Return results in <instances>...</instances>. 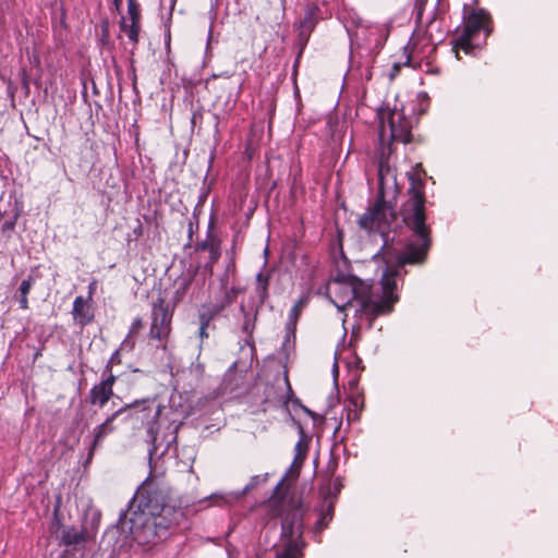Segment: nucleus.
Masks as SVG:
<instances>
[{
  "label": "nucleus",
  "instance_id": "f257e3e1",
  "mask_svg": "<svg viewBox=\"0 0 558 558\" xmlns=\"http://www.w3.org/2000/svg\"><path fill=\"white\" fill-rule=\"evenodd\" d=\"M409 198L401 207L400 214L413 239L402 254H396L390 247H384L381 256L386 264L383 278L378 283H367L352 275L337 274L327 286V294L339 311L355 307V313L365 316L368 328L379 315L389 314L399 301L396 293V278L404 265H422L432 246V230L426 223L425 183L421 178L410 177Z\"/></svg>",
  "mask_w": 558,
  "mask_h": 558
},
{
  "label": "nucleus",
  "instance_id": "f03ea898",
  "mask_svg": "<svg viewBox=\"0 0 558 558\" xmlns=\"http://www.w3.org/2000/svg\"><path fill=\"white\" fill-rule=\"evenodd\" d=\"M265 509L270 518L280 517L281 536L274 546L275 558H302L303 547V518L304 508L299 498L289 496L283 492V484L279 483L275 494L268 499Z\"/></svg>",
  "mask_w": 558,
  "mask_h": 558
},
{
  "label": "nucleus",
  "instance_id": "7ed1b4c3",
  "mask_svg": "<svg viewBox=\"0 0 558 558\" xmlns=\"http://www.w3.org/2000/svg\"><path fill=\"white\" fill-rule=\"evenodd\" d=\"M395 220L396 215L392 208L384 199L379 198L360 218L359 223L361 228L365 229L366 231L378 232L380 235H383L385 238V244L383 247H390L396 254H402L404 251L398 252L387 243V236ZM407 245L408 243L404 245L403 250H405ZM381 253L383 251H380V253L376 255L375 258H380L383 260Z\"/></svg>",
  "mask_w": 558,
  "mask_h": 558
},
{
  "label": "nucleus",
  "instance_id": "20e7f679",
  "mask_svg": "<svg viewBox=\"0 0 558 558\" xmlns=\"http://www.w3.org/2000/svg\"><path fill=\"white\" fill-rule=\"evenodd\" d=\"M437 47L432 43L430 37H410L404 47L405 64L420 68L426 73H439V66L435 63Z\"/></svg>",
  "mask_w": 558,
  "mask_h": 558
},
{
  "label": "nucleus",
  "instance_id": "39448f33",
  "mask_svg": "<svg viewBox=\"0 0 558 558\" xmlns=\"http://www.w3.org/2000/svg\"><path fill=\"white\" fill-rule=\"evenodd\" d=\"M412 122L402 111L391 110L380 118L379 137L383 142L410 143Z\"/></svg>",
  "mask_w": 558,
  "mask_h": 558
},
{
  "label": "nucleus",
  "instance_id": "423d86ee",
  "mask_svg": "<svg viewBox=\"0 0 558 558\" xmlns=\"http://www.w3.org/2000/svg\"><path fill=\"white\" fill-rule=\"evenodd\" d=\"M172 317L173 311L169 308L163 299L159 298L154 302L148 336L151 340H157L159 342L157 348L163 351L168 349L167 343L172 330Z\"/></svg>",
  "mask_w": 558,
  "mask_h": 558
},
{
  "label": "nucleus",
  "instance_id": "0eeeda50",
  "mask_svg": "<svg viewBox=\"0 0 558 558\" xmlns=\"http://www.w3.org/2000/svg\"><path fill=\"white\" fill-rule=\"evenodd\" d=\"M463 35L484 34L490 35L494 31V24L490 14L481 8H473L464 15Z\"/></svg>",
  "mask_w": 558,
  "mask_h": 558
},
{
  "label": "nucleus",
  "instance_id": "6e6552de",
  "mask_svg": "<svg viewBox=\"0 0 558 558\" xmlns=\"http://www.w3.org/2000/svg\"><path fill=\"white\" fill-rule=\"evenodd\" d=\"M117 376L112 373L111 362H109L102 373V379L99 384L94 385L88 395L90 404L104 408L113 396V386Z\"/></svg>",
  "mask_w": 558,
  "mask_h": 558
},
{
  "label": "nucleus",
  "instance_id": "1a4fd4ad",
  "mask_svg": "<svg viewBox=\"0 0 558 558\" xmlns=\"http://www.w3.org/2000/svg\"><path fill=\"white\" fill-rule=\"evenodd\" d=\"M140 407H142V411L150 410L148 400L135 401L133 403L125 404L124 407L120 408L119 410L113 412L109 417H107V420L102 424L98 425L94 429L95 437L92 449L94 450L107 435L114 432L116 427L113 426V422L118 416L122 415L123 413L132 409H137Z\"/></svg>",
  "mask_w": 558,
  "mask_h": 558
},
{
  "label": "nucleus",
  "instance_id": "9d476101",
  "mask_svg": "<svg viewBox=\"0 0 558 558\" xmlns=\"http://www.w3.org/2000/svg\"><path fill=\"white\" fill-rule=\"evenodd\" d=\"M364 409V395L357 387V379L350 381V393L344 401V410L347 412L348 423L360 420V415Z\"/></svg>",
  "mask_w": 558,
  "mask_h": 558
},
{
  "label": "nucleus",
  "instance_id": "9b49d317",
  "mask_svg": "<svg viewBox=\"0 0 558 558\" xmlns=\"http://www.w3.org/2000/svg\"><path fill=\"white\" fill-rule=\"evenodd\" d=\"M72 316L81 328L89 325L95 318L93 303L83 296H76L73 302Z\"/></svg>",
  "mask_w": 558,
  "mask_h": 558
},
{
  "label": "nucleus",
  "instance_id": "f8f14e48",
  "mask_svg": "<svg viewBox=\"0 0 558 558\" xmlns=\"http://www.w3.org/2000/svg\"><path fill=\"white\" fill-rule=\"evenodd\" d=\"M141 8L136 0H128L126 15L122 16L121 28L128 35H138L141 32Z\"/></svg>",
  "mask_w": 558,
  "mask_h": 558
},
{
  "label": "nucleus",
  "instance_id": "ddd939ff",
  "mask_svg": "<svg viewBox=\"0 0 558 558\" xmlns=\"http://www.w3.org/2000/svg\"><path fill=\"white\" fill-rule=\"evenodd\" d=\"M474 37H457L452 43V51L456 53L458 60H461V52L469 56H475L478 46L473 44Z\"/></svg>",
  "mask_w": 558,
  "mask_h": 558
},
{
  "label": "nucleus",
  "instance_id": "4468645a",
  "mask_svg": "<svg viewBox=\"0 0 558 558\" xmlns=\"http://www.w3.org/2000/svg\"><path fill=\"white\" fill-rule=\"evenodd\" d=\"M308 449H310V440L306 438V436L302 432L301 438L296 442L295 448H294L295 456H294V460H293V466H295L298 469H300L302 466V464L304 463V461L307 457Z\"/></svg>",
  "mask_w": 558,
  "mask_h": 558
},
{
  "label": "nucleus",
  "instance_id": "2eb2a0df",
  "mask_svg": "<svg viewBox=\"0 0 558 558\" xmlns=\"http://www.w3.org/2000/svg\"><path fill=\"white\" fill-rule=\"evenodd\" d=\"M226 304H221L219 306H216L213 311H210V313L208 314H201L199 315V323H201V327H199V331H198V336L201 338V343L204 342L205 339H207L209 337L208 332H207V328L210 324V322L214 319V317L225 308Z\"/></svg>",
  "mask_w": 558,
  "mask_h": 558
},
{
  "label": "nucleus",
  "instance_id": "dca6fc26",
  "mask_svg": "<svg viewBox=\"0 0 558 558\" xmlns=\"http://www.w3.org/2000/svg\"><path fill=\"white\" fill-rule=\"evenodd\" d=\"M61 541L64 545H77L85 543L87 541V535L85 531H78L75 527H69L63 531Z\"/></svg>",
  "mask_w": 558,
  "mask_h": 558
},
{
  "label": "nucleus",
  "instance_id": "f3484780",
  "mask_svg": "<svg viewBox=\"0 0 558 558\" xmlns=\"http://www.w3.org/2000/svg\"><path fill=\"white\" fill-rule=\"evenodd\" d=\"M35 283V278L33 276H28L24 279L19 288V303L22 310H28V293L32 290Z\"/></svg>",
  "mask_w": 558,
  "mask_h": 558
},
{
  "label": "nucleus",
  "instance_id": "a211bd4d",
  "mask_svg": "<svg viewBox=\"0 0 558 558\" xmlns=\"http://www.w3.org/2000/svg\"><path fill=\"white\" fill-rule=\"evenodd\" d=\"M144 328V322L141 317H137L133 320L130 331L125 340L123 341L124 347H129L133 349L135 345V336Z\"/></svg>",
  "mask_w": 558,
  "mask_h": 558
},
{
  "label": "nucleus",
  "instance_id": "6ab92c4d",
  "mask_svg": "<svg viewBox=\"0 0 558 558\" xmlns=\"http://www.w3.org/2000/svg\"><path fill=\"white\" fill-rule=\"evenodd\" d=\"M146 488H143L137 494V499L140 500L141 506L147 509L151 514H157L161 511H165L163 507H160L159 505H153L151 499L149 498V496L146 497Z\"/></svg>",
  "mask_w": 558,
  "mask_h": 558
},
{
  "label": "nucleus",
  "instance_id": "aec40b11",
  "mask_svg": "<svg viewBox=\"0 0 558 558\" xmlns=\"http://www.w3.org/2000/svg\"><path fill=\"white\" fill-rule=\"evenodd\" d=\"M269 272H259L257 275L256 281V290L258 293V296L264 302L266 298L268 296V286H269Z\"/></svg>",
  "mask_w": 558,
  "mask_h": 558
},
{
  "label": "nucleus",
  "instance_id": "412c9836",
  "mask_svg": "<svg viewBox=\"0 0 558 558\" xmlns=\"http://www.w3.org/2000/svg\"><path fill=\"white\" fill-rule=\"evenodd\" d=\"M368 37H353L351 39V52L352 54H357L361 58H368L372 57V53L369 51H366L362 48V44L367 39Z\"/></svg>",
  "mask_w": 558,
  "mask_h": 558
},
{
  "label": "nucleus",
  "instance_id": "4be33fe9",
  "mask_svg": "<svg viewBox=\"0 0 558 558\" xmlns=\"http://www.w3.org/2000/svg\"><path fill=\"white\" fill-rule=\"evenodd\" d=\"M220 254V245L218 247L211 248V251L208 253V260L204 265V269L209 276L213 275L214 265L218 262Z\"/></svg>",
  "mask_w": 558,
  "mask_h": 558
},
{
  "label": "nucleus",
  "instance_id": "5701e85b",
  "mask_svg": "<svg viewBox=\"0 0 558 558\" xmlns=\"http://www.w3.org/2000/svg\"><path fill=\"white\" fill-rule=\"evenodd\" d=\"M390 172H391V170H390L389 165L386 161L380 160L379 166H378V180H379L380 189H384L385 181L388 178V175L390 174Z\"/></svg>",
  "mask_w": 558,
  "mask_h": 558
},
{
  "label": "nucleus",
  "instance_id": "b1692460",
  "mask_svg": "<svg viewBox=\"0 0 558 558\" xmlns=\"http://www.w3.org/2000/svg\"><path fill=\"white\" fill-rule=\"evenodd\" d=\"M191 282H192V278H182L177 281V283L179 284V289L177 291V300H181L183 298V295L190 288Z\"/></svg>",
  "mask_w": 558,
  "mask_h": 558
},
{
  "label": "nucleus",
  "instance_id": "393cba45",
  "mask_svg": "<svg viewBox=\"0 0 558 558\" xmlns=\"http://www.w3.org/2000/svg\"><path fill=\"white\" fill-rule=\"evenodd\" d=\"M218 246H219V243L213 239L210 241H205V242L198 243L196 245V251H202V252H208L209 253L211 251V248H215V247H218Z\"/></svg>",
  "mask_w": 558,
  "mask_h": 558
},
{
  "label": "nucleus",
  "instance_id": "a878e982",
  "mask_svg": "<svg viewBox=\"0 0 558 558\" xmlns=\"http://www.w3.org/2000/svg\"><path fill=\"white\" fill-rule=\"evenodd\" d=\"M405 61L404 62H396L392 64L391 69L389 70V73H388V77L390 81H393L400 73L401 69L403 66H405ZM409 66H411V64H408Z\"/></svg>",
  "mask_w": 558,
  "mask_h": 558
},
{
  "label": "nucleus",
  "instance_id": "bb28decb",
  "mask_svg": "<svg viewBox=\"0 0 558 558\" xmlns=\"http://www.w3.org/2000/svg\"><path fill=\"white\" fill-rule=\"evenodd\" d=\"M210 500H211L210 505H215V506H222L227 502L226 498L220 495H213L210 497Z\"/></svg>",
  "mask_w": 558,
  "mask_h": 558
},
{
  "label": "nucleus",
  "instance_id": "cd10ccee",
  "mask_svg": "<svg viewBox=\"0 0 558 558\" xmlns=\"http://www.w3.org/2000/svg\"><path fill=\"white\" fill-rule=\"evenodd\" d=\"M96 289H97V281H96V280H93V281L89 283V286H88V296H87V299H86V300H89V301L92 302V300H93V295H94V293H95Z\"/></svg>",
  "mask_w": 558,
  "mask_h": 558
},
{
  "label": "nucleus",
  "instance_id": "c85d7f7f",
  "mask_svg": "<svg viewBox=\"0 0 558 558\" xmlns=\"http://www.w3.org/2000/svg\"><path fill=\"white\" fill-rule=\"evenodd\" d=\"M303 307V302L299 301L292 308L291 315H293L295 318L300 315Z\"/></svg>",
  "mask_w": 558,
  "mask_h": 558
},
{
  "label": "nucleus",
  "instance_id": "c756f323",
  "mask_svg": "<svg viewBox=\"0 0 558 558\" xmlns=\"http://www.w3.org/2000/svg\"><path fill=\"white\" fill-rule=\"evenodd\" d=\"M313 31L312 24L304 23L302 33H311Z\"/></svg>",
  "mask_w": 558,
  "mask_h": 558
},
{
  "label": "nucleus",
  "instance_id": "7c9ffc66",
  "mask_svg": "<svg viewBox=\"0 0 558 558\" xmlns=\"http://www.w3.org/2000/svg\"><path fill=\"white\" fill-rule=\"evenodd\" d=\"M327 519V513H324L320 518V520L318 521V524L320 525V527L325 526L326 523H325V520Z\"/></svg>",
  "mask_w": 558,
  "mask_h": 558
},
{
  "label": "nucleus",
  "instance_id": "2f4dec72",
  "mask_svg": "<svg viewBox=\"0 0 558 558\" xmlns=\"http://www.w3.org/2000/svg\"><path fill=\"white\" fill-rule=\"evenodd\" d=\"M113 5L117 10H120V7L122 5V0H112Z\"/></svg>",
  "mask_w": 558,
  "mask_h": 558
},
{
  "label": "nucleus",
  "instance_id": "473e14b6",
  "mask_svg": "<svg viewBox=\"0 0 558 558\" xmlns=\"http://www.w3.org/2000/svg\"><path fill=\"white\" fill-rule=\"evenodd\" d=\"M160 412H161V407H160V405H158V407H157V409H156V411H155V414H154V418H155V420H157V418H158V416L160 415Z\"/></svg>",
  "mask_w": 558,
  "mask_h": 558
},
{
  "label": "nucleus",
  "instance_id": "72a5a7b5",
  "mask_svg": "<svg viewBox=\"0 0 558 558\" xmlns=\"http://www.w3.org/2000/svg\"><path fill=\"white\" fill-rule=\"evenodd\" d=\"M170 39H171V36H168L167 45H169V44H170Z\"/></svg>",
  "mask_w": 558,
  "mask_h": 558
}]
</instances>
